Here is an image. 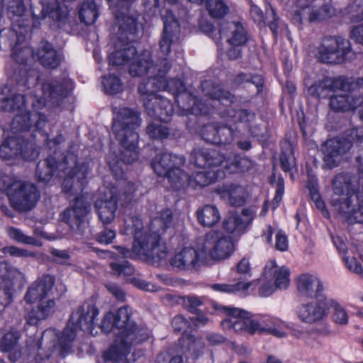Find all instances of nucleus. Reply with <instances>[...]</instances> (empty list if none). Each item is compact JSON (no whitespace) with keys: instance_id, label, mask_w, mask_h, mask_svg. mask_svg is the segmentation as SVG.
<instances>
[{"instance_id":"obj_19","label":"nucleus","mask_w":363,"mask_h":363,"mask_svg":"<svg viewBox=\"0 0 363 363\" xmlns=\"http://www.w3.org/2000/svg\"><path fill=\"white\" fill-rule=\"evenodd\" d=\"M172 326L174 332L182 333L179 339V345L182 347H186L183 353L186 359L196 360L203 354V347L199 345L193 335L189 333L191 330V323L182 315H175L172 320Z\"/></svg>"},{"instance_id":"obj_39","label":"nucleus","mask_w":363,"mask_h":363,"mask_svg":"<svg viewBox=\"0 0 363 363\" xmlns=\"http://www.w3.org/2000/svg\"><path fill=\"white\" fill-rule=\"evenodd\" d=\"M196 218L201 225L211 228L220 221V215L216 206L205 205L197 210Z\"/></svg>"},{"instance_id":"obj_56","label":"nucleus","mask_w":363,"mask_h":363,"mask_svg":"<svg viewBox=\"0 0 363 363\" xmlns=\"http://www.w3.org/2000/svg\"><path fill=\"white\" fill-rule=\"evenodd\" d=\"M218 123L204 124L201 129V137L206 143L217 145Z\"/></svg>"},{"instance_id":"obj_27","label":"nucleus","mask_w":363,"mask_h":363,"mask_svg":"<svg viewBox=\"0 0 363 363\" xmlns=\"http://www.w3.org/2000/svg\"><path fill=\"white\" fill-rule=\"evenodd\" d=\"M213 192L232 206H242L246 202L245 190L238 184L224 182L216 186Z\"/></svg>"},{"instance_id":"obj_44","label":"nucleus","mask_w":363,"mask_h":363,"mask_svg":"<svg viewBox=\"0 0 363 363\" xmlns=\"http://www.w3.org/2000/svg\"><path fill=\"white\" fill-rule=\"evenodd\" d=\"M306 95L317 101L329 97L330 92L326 77H323L322 79L316 80L311 85L308 86Z\"/></svg>"},{"instance_id":"obj_28","label":"nucleus","mask_w":363,"mask_h":363,"mask_svg":"<svg viewBox=\"0 0 363 363\" xmlns=\"http://www.w3.org/2000/svg\"><path fill=\"white\" fill-rule=\"evenodd\" d=\"M17 42L12 48V57L19 64H24L29 57H32L40 62L42 65L45 63V45H43L39 50L33 52L30 48L27 46V43L25 42L26 38L22 32L17 34Z\"/></svg>"},{"instance_id":"obj_41","label":"nucleus","mask_w":363,"mask_h":363,"mask_svg":"<svg viewBox=\"0 0 363 363\" xmlns=\"http://www.w3.org/2000/svg\"><path fill=\"white\" fill-rule=\"evenodd\" d=\"M198 5H205L210 16L213 18H222L229 11V8L223 0H189Z\"/></svg>"},{"instance_id":"obj_20","label":"nucleus","mask_w":363,"mask_h":363,"mask_svg":"<svg viewBox=\"0 0 363 363\" xmlns=\"http://www.w3.org/2000/svg\"><path fill=\"white\" fill-rule=\"evenodd\" d=\"M210 305L215 312L227 315L228 318L222 321L225 328H232L235 333H245L246 321L252 315L243 309L220 305L216 301H211Z\"/></svg>"},{"instance_id":"obj_13","label":"nucleus","mask_w":363,"mask_h":363,"mask_svg":"<svg viewBox=\"0 0 363 363\" xmlns=\"http://www.w3.org/2000/svg\"><path fill=\"white\" fill-rule=\"evenodd\" d=\"M185 162L182 155L162 152L151 160L150 166L157 176L167 178L172 187L178 191L184 183L185 172L182 167Z\"/></svg>"},{"instance_id":"obj_23","label":"nucleus","mask_w":363,"mask_h":363,"mask_svg":"<svg viewBox=\"0 0 363 363\" xmlns=\"http://www.w3.org/2000/svg\"><path fill=\"white\" fill-rule=\"evenodd\" d=\"M88 167L85 163L77 162L64 177L62 191L69 196L82 192L86 184Z\"/></svg>"},{"instance_id":"obj_18","label":"nucleus","mask_w":363,"mask_h":363,"mask_svg":"<svg viewBox=\"0 0 363 363\" xmlns=\"http://www.w3.org/2000/svg\"><path fill=\"white\" fill-rule=\"evenodd\" d=\"M13 191L8 192L11 206L21 212L33 209L38 203L40 194L36 186L29 182L20 181L14 184Z\"/></svg>"},{"instance_id":"obj_46","label":"nucleus","mask_w":363,"mask_h":363,"mask_svg":"<svg viewBox=\"0 0 363 363\" xmlns=\"http://www.w3.org/2000/svg\"><path fill=\"white\" fill-rule=\"evenodd\" d=\"M336 15V9L330 4H324L318 8H312L308 13L310 23L326 21Z\"/></svg>"},{"instance_id":"obj_42","label":"nucleus","mask_w":363,"mask_h":363,"mask_svg":"<svg viewBox=\"0 0 363 363\" xmlns=\"http://www.w3.org/2000/svg\"><path fill=\"white\" fill-rule=\"evenodd\" d=\"M306 186L309 191V197L315 203V207L323 212L324 216H326L324 211L329 214L325 201L323 200L319 191L318 181L316 177L308 175Z\"/></svg>"},{"instance_id":"obj_64","label":"nucleus","mask_w":363,"mask_h":363,"mask_svg":"<svg viewBox=\"0 0 363 363\" xmlns=\"http://www.w3.org/2000/svg\"><path fill=\"white\" fill-rule=\"evenodd\" d=\"M116 236L115 230L105 228L96 235V240L100 244L108 245L113 242Z\"/></svg>"},{"instance_id":"obj_52","label":"nucleus","mask_w":363,"mask_h":363,"mask_svg":"<svg viewBox=\"0 0 363 363\" xmlns=\"http://www.w3.org/2000/svg\"><path fill=\"white\" fill-rule=\"evenodd\" d=\"M236 130H234L232 127L227 125H219L217 135V145L225 146L230 145L237 135Z\"/></svg>"},{"instance_id":"obj_58","label":"nucleus","mask_w":363,"mask_h":363,"mask_svg":"<svg viewBox=\"0 0 363 363\" xmlns=\"http://www.w3.org/2000/svg\"><path fill=\"white\" fill-rule=\"evenodd\" d=\"M109 266L114 274L117 276L128 277L133 274L135 272L133 267L126 260L122 263L111 262Z\"/></svg>"},{"instance_id":"obj_16","label":"nucleus","mask_w":363,"mask_h":363,"mask_svg":"<svg viewBox=\"0 0 363 363\" xmlns=\"http://www.w3.org/2000/svg\"><path fill=\"white\" fill-rule=\"evenodd\" d=\"M74 89V82L69 77L66 72H62L57 77L47 79V103L49 102L52 108L62 110L73 109V99L71 96Z\"/></svg>"},{"instance_id":"obj_24","label":"nucleus","mask_w":363,"mask_h":363,"mask_svg":"<svg viewBox=\"0 0 363 363\" xmlns=\"http://www.w3.org/2000/svg\"><path fill=\"white\" fill-rule=\"evenodd\" d=\"M45 295V281L40 280L34 282L28 289L25 300L28 303H38V311H31L29 314L28 323L30 325H35L38 320L45 317V307L44 297Z\"/></svg>"},{"instance_id":"obj_40","label":"nucleus","mask_w":363,"mask_h":363,"mask_svg":"<svg viewBox=\"0 0 363 363\" xmlns=\"http://www.w3.org/2000/svg\"><path fill=\"white\" fill-rule=\"evenodd\" d=\"M81 23L85 25H91L99 16V6L95 0H84L78 11Z\"/></svg>"},{"instance_id":"obj_35","label":"nucleus","mask_w":363,"mask_h":363,"mask_svg":"<svg viewBox=\"0 0 363 363\" xmlns=\"http://www.w3.org/2000/svg\"><path fill=\"white\" fill-rule=\"evenodd\" d=\"M199 260L197 251L192 247H184L171 259L172 266L184 270H191L196 268Z\"/></svg>"},{"instance_id":"obj_50","label":"nucleus","mask_w":363,"mask_h":363,"mask_svg":"<svg viewBox=\"0 0 363 363\" xmlns=\"http://www.w3.org/2000/svg\"><path fill=\"white\" fill-rule=\"evenodd\" d=\"M130 352H125L121 347H111L102 354L104 363H121Z\"/></svg>"},{"instance_id":"obj_25","label":"nucleus","mask_w":363,"mask_h":363,"mask_svg":"<svg viewBox=\"0 0 363 363\" xmlns=\"http://www.w3.org/2000/svg\"><path fill=\"white\" fill-rule=\"evenodd\" d=\"M224 178L225 172L220 169L208 171H194L191 174H187L185 172L184 183L178 190L184 189L185 186L195 190H200Z\"/></svg>"},{"instance_id":"obj_49","label":"nucleus","mask_w":363,"mask_h":363,"mask_svg":"<svg viewBox=\"0 0 363 363\" xmlns=\"http://www.w3.org/2000/svg\"><path fill=\"white\" fill-rule=\"evenodd\" d=\"M64 60L62 51L54 49L52 45L47 40V70L56 69Z\"/></svg>"},{"instance_id":"obj_45","label":"nucleus","mask_w":363,"mask_h":363,"mask_svg":"<svg viewBox=\"0 0 363 363\" xmlns=\"http://www.w3.org/2000/svg\"><path fill=\"white\" fill-rule=\"evenodd\" d=\"M248 223L243 220L237 213H231L225 218L223 222V230L229 234L235 232L244 233Z\"/></svg>"},{"instance_id":"obj_12","label":"nucleus","mask_w":363,"mask_h":363,"mask_svg":"<svg viewBox=\"0 0 363 363\" xmlns=\"http://www.w3.org/2000/svg\"><path fill=\"white\" fill-rule=\"evenodd\" d=\"M353 55L350 41L340 35L325 36L315 54L318 62L330 65L344 64Z\"/></svg>"},{"instance_id":"obj_7","label":"nucleus","mask_w":363,"mask_h":363,"mask_svg":"<svg viewBox=\"0 0 363 363\" xmlns=\"http://www.w3.org/2000/svg\"><path fill=\"white\" fill-rule=\"evenodd\" d=\"M221 118L235 126L236 132L240 133L245 131L252 138L266 142L270 138V130L268 126H262L256 123L257 115L249 108H233L226 107L219 112Z\"/></svg>"},{"instance_id":"obj_37","label":"nucleus","mask_w":363,"mask_h":363,"mask_svg":"<svg viewBox=\"0 0 363 363\" xmlns=\"http://www.w3.org/2000/svg\"><path fill=\"white\" fill-rule=\"evenodd\" d=\"M279 164L281 170L285 173H291L293 168L296 169V159L294 155L293 144L288 140L281 143Z\"/></svg>"},{"instance_id":"obj_48","label":"nucleus","mask_w":363,"mask_h":363,"mask_svg":"<svg viewBox=\"0 0 363 363\" xmlns=\"http://www.w3.org/2000/svg\"><path fill=\"white\" fill-rule=\"evenodd\" d=\"M252 284L251 282H245L239 281L235 284H214L211 288L218 292L227 293V294H235L239 291H246Z\"/></svg>"},{"instance_id":"obj_29","label":"nucleus","mask_w":363,"mask_h":363,"mask_svg":"<svg viewBox=\"0 0 363 363\" xmlns=\"http://www.w3.org/2000/svg\"><path fill=\"white\" fill-rule=\"evenodd\" d=\"M327 298H319L315 303L301 305L297 310V314L301 321L313 323L322 320L327 315Z\"/></svg>"},{"instance_id":"obj_10","label":"nucleus","mask_w":363,"mask_h":363,"mask_svg":"<svg viewBox=\"0 0 363 363\" xmlns=\"http://www.w3.org/2000/svg\"><path fill=\"white\" fill-rule=\"evenodd\" d=\"M363 141V127L353 128L345 132V136L327 140L323 145V161L329 169L337 167L342 156L348 152L354 143Z\"/></svg>"},{"instance_id":"obj_57","label":"nucleus","mask_w":363,"mask_h":363,"mask_svg":"<svg viewBox=\"0 0 363 363\" xmlns=\"http://www.w3.org/2000/svg\"><path fill=\"white\" fill-rule=\"evenodd\" d=\"M232 272L239 274V277L235 279L244 281V280L252 276L250 262L245 257L242 258L237 264L235 269H232Z\"/></svg>"},{"instance_id":"obj_63","label":"nucleus","mask_w":363,"mask_h":363,"mask_svg":"<svg viewBox=\"0 0 363 363\" xmlns=\"http://www.w3.org/2000/svg\"><path fill=\"white\" fill-rule=\"evenodd\" d=\"M20 181L11 175L0 174V191H6L7 193L13 191V189H15L14 184L20 182Z\"/></svg>"},{"instance_id":"obj_53","label":"nucleus","mask_w":363,"mask_h":363,"mask_svg":"<svg viewBox=\"0 0 363 363\" xmlns=\"http://www.w3.org/2000/svg\"><path fill=\"white\" fill-rule=\"evenodd\" d=\"M328 308V311L332 308L333 309V313L332 315L333 320L337 324L345 325L348 322V315L346 311L336 301L327 298Z\"/></svg>"},{"instance_id":"obj_47","label":"nucleus","mask_w":363,"mask_h":363,"mask_svg":"<svg viewBox=\"0 0 363 363\" xmlns=\"http://www.w3.org/2000/svg\"><path fill=\"white\" fill-rule=\"evenodd\" d=\"M102 86L108 95H115L123 90L121 78L115 74H108L102 78Z\"/></svg>"},{"instance_id":"obj_33","label":"nucleus","mask_w":363,"mask_h":363,"mask_svg":"<svg viewBox=\"0 0 363 363\" xmlns=\"http://www.w3.org/2000/svg\"><path fill=\"white\" fill-rule=\"evenodd\" d=\"M31 147L23 138L9 137L0 146V157L5 160L14 158L20 155L26 157V150Z\"/></svg>"},{"instance_id":"obj_54","label":"nucleus","mask_w":363,"mask_h":363,"mask_svg":"<svg viewBox=\"0 0 363 363\" xmlns=\"http://www.w3.org/2000/svg\"><path fill=\"white\" fill-rule=\"evenodd\" d=\"M326 79L330 94L337 90L347 91L350 89L351 83L345 76L340 75L336 77H326Z\"/></svg>"},{"instance_id":"obj_14","label":"nucleus","mask_w":363,"mask_h":363,"mask_svg":"<svg viewBox=\"0 0 363 363\" xmlns=\"http://www.w3.org/2000/svg\"><path fill=\"white\" fill-rule=\"evenodd\" d=\"M262 276L265 279L250 281L261 297L271 296L277 289H286L290 281V270L286 267H279L275 260L268 261L263 269Z\"/></svg>"},{"instance_id":"obj_2","label":"nucleus","mask_w":363,"mask_h":363,"mask_svg":"<svg viewBox=\"0 0 363 363\" xmlns=\"http://www.w3.org/2000/svg\"><path fill=\"white\" fill-rule=\"evenodd\" d=\"M172 221V211L169 208H164L152 221V225H157L159 228L154 231L144 230L142 219L138 216H132L128 221L125 220L124 229L125 234L133 235L132 250L120 245L113 247L118 250L122 258H134L135 256L146 258L161 257L162 235L171 227Z\"/></svg>"},{"instance_id":"obj_38","label":"nucleus","mask_w":363,"mask_h":363,"mask_svg":"<svg viewBox=\"0 0 363 363\" xmlns=\"http://www.w3.org/2000/svg\"><path fill=\"white\" fill-rule=\"evenodd\" d=\"M182 304L184 308L192 314L197 315L196 318H191V321L195 325H197L199 323L203 325L206 324L208 319L201 313V309L199 307L203 305L202 298L197 296H187L183 297Z\"/></svg>"},{"instance_id":"obj_43","label":"nucleus","mask_w":363,"mask_h":363,"mask_svg":"<svg viewBox=\"0 0 363 363\" xmlns=\"http://www.w3.org/2000/svg\"><path fill=\"white\" fill-rule=\"evenodd\" d=\"M355 96L349 94L330 96L329 106L335 112H345L354 108Z\"/></svg>"},{"instance_id":"obj_4","label":"nucleus","mask_w":363,"mask_h":363,"mask_svg":"<svg viewBox=\"0 0 363 363\" xmlns=\"http://www.w3.org/2000/svg\"><path fill=\"white\" fill-rule=\"evenodd\" d=\"M358 173L359 179H362V190L356 188L350 173L342 172L334 177L333 190L340 198L334 199L333 205L350 223L363 224V164L359 167Z\"/></svg>"},{"instance_id":"obj_21","label":"nucleus","mask_w":363,"mask_h":363,"mask_svg":"<svg viewBox=\"0 0 363 363\" xmlns=\"http://www.w3.org/2000/svg\"><path fill=\"white\" fill-rule=\"evenodd\" d=\"M203 248L208 251L214 259H224L233 251V242L230 237H225L220 231H210L205 235Z\"/></svg>"},{"instance_id":"obj_30","label":"nucleus","mask_w":363,"mask_h":363,"mask_svg":"<svg viewBox=\"0 0 363 363\" xmlns=\"http://www.w3.org/2000/svg\"><path fill=\"white\" fill-rule=\"evenodd\" d=\"M19 272L6 262H0V294L3 293L2 304L8 306L12 299L14 279Z\"/></svg>"},{"instance_id":"obj_15","label":"nucleus","mask_w":363,"mask_h":363,"mask_svg":"<svg viewBox=\"0 0 363 363\" xmlns=\"http://www.w3.org/2000/svg\"><path fill=\"white\" fill-rule=\"evenodd\" d=\"M148 83L141 82L138 91L141 97L147 114L160 122L168 123L174 113V106L170 100L162 97L147 88Z\"/></svg>"},{"instance_id":"obj_51","label":"nucleus","mask_w":363,"mask_h":363,"mask_svg":"<svg viewBox=\"0 0 363 363\" xmlns=\"http://www.w3.org/2000/svg\"><path fill=\"white\" fill-rule=\"evenodd\" d=\"M146 133L152 140H162L168 138L169 128L162 123H151L146 127Z\"/></svg>"},{"instance_id":"obj_1","label":"nucleus","mask_w":363,"mask_h":363,"mask_svg":"<svg viewBox=\"0 0 363 363\" xmlns=\"http://www.w3.org/2000/svg\"><path fill=\"white\" fill-rule=\"evenodd\" d=\"M99 314V310L94 304L88 305L86 310L80 306L72 313L66 326L58 337L62 354L69 352L78 330L95 336L97 331L94 333V330L96 327L106 334L114 329L117 330L116 344L111 347H121L125 353L130 352L133 347L140 345L150 339L148 328L132 319V309L128 306H121L115 312L106 313L99 325L96 322Z\"/></svg>"},{"instance_id":"obj_34","label":"nucleus","mask_w":363,"mask_h":363,"mask_svg":"<svg viewBox=\"0 0 363 363\" xmlns=\"http://www.w3.org/2000/svg\"><path fill=\"white\" fill-rule=\"evenodd\" d=\"M201 86L206 96L220 103H226L230 105L236 99L235 96L230 91L225 89L220 84L211 81L202 82Z\"/></svg>"},{"instance_id":"obj_5","label":"nucleus","mask_w":363,"mask_h":363,"mask_svg":"<svg viewBox=\"0 0 363 363\" xmlns=\"http://www.w3.org/2000/svg\"><path fill=\"white\" fill-rule=\"evenodd\" d=\"M112 121V131L122 150L120 156L125 164H132L138 159L139 135L136 132L140 125V113L129 107H120Z\"/></svg>"},{"instance_id":"obj_26","label":"nucleus","mask_w":363,"mask_h":363,"mask_svg":"<svg viewBox=\"0 0 363 363\" xmlns=\"http://www.w3.org/2000/svg\"><path fill=\"white\" fill-rule=\"evenodd\" d=\"M164 28L160 40V51L164 56H168L172 51L174 38L180 32V24L171 10H167L162 17Z\"/></svg>"},{"instance_id":"obj_17","label":"nucleus","mask_w":363,"mask_h":363,"mask_svg":"<svg viewBox=\"0 0 363 363\" xmlns=\"http://www.w3.org/2000/svg\"><path fill=\"white\" fill-rule=\"evenodd\" d=\"M228 30L227 42L232 48L227 50V55L230 60H238L242 56V50L240 48L246 45L251 40V35L242 23L240 21L227 22L220 25L218 32L220 37L226 35Z\"/></svg>"},{"instance_id":"obj_36","label":"nucleus","mask_w":363,"mask_h":363,"mask_svg":"<svg viewBox=\"0 0 363 363\" xmlns=\"http://www.w3.org/2000/svg\"><path fill=\"white\" fill-rule=\"evenodd\" d=\"M264 78L259 74L250 72H240L231 79V86L234 89L244 86L246 84H252L257 88L256 95H260L264 90Z\"/></svg>"},{"instance_id":"obj_55","label":"nucleus","mask_w":363,"mask_h":363,"mask_svg":"<svg viewBox=\"0 0 363 363\" xmlns=\"http://www.w3.org/2000/svg\"><path fill=\"white\" fill-rule=\"evenodd\" d=\"M19 338L20 334L18 331H11L6 333L1 340V350L9 352L15 350Z\"/></svg>"},{"instance_id":"obj_59","label":"nucleus","mask_w":363,"mask_h":363,"mask_svg":"<svg viewBox=\"0 0 363 363\" xmlns=\"http://www.w3.org/2000/svg\"><path fill=\"white\" fill-rule=\"evenodd\" d=\"M50 253L52 256L54 262L60 265H72L71 257L67 250H60L52 247L50 249Z\"/></svg>"},{"instance_id":"obj_6","label":"nucleus","mask_w":363,"mask_h":363,"mask_svg":"<svg viewBox=\"0 0 363 363\" xmlns=\"http://www.w3.org/2000/svg\"><path fill=\"white\" fill-rule=\"evenodd\" d=\"M190 162L201 168H213L225 163L223 169L226 174L251 173L255 167V162L247 157L235 154L232 157L226 158L219 151L206 147L194 148L190 154Z\"/></svg>"},{"instance_id":"obj_22","label":"nucleus","mask_w":363,"mask_h":363,"mask_svg":"<svg viewBox=\"0 0 363 363\" xmlns=\"http://www.w3.org/2000/svg\"><path fill=\"white\" fill-rule=\"evenodd\" d=\"M89 203L82 196L76 197L71 206L60 213V219L73 231H79L84 218L90 211Z\"/></svg>"},{"instance_id":"obj_11","label":"nucleus","mask_w":363,"mask_h":363,"mask_svg":"<svg viewBox=\"0 0 363 363\" xmlns=\"http://www.w3.org/2000/svg\"><path fill=\"white\" fill-rule=\"evenodd\" d=\"M0 106L6 111H16L11 123V129L13 133L28 130L33 125L32 120H35V128L41 131L43 128L45 120L40 114H33L32 116L25 108V97L22 94H12L9 97H0Z\"/></svg>"},{"instance_id":"obj_9","label":"nucleus","mask_w":363,"mask_h":363,"mask_svg":"<svg viewBox=\"0 0 363 363\" xmlns=\"http://www.w3.org/2000/svg\"><path fill=\"white\" fill-rule=\"evenodd\" d=\"M135 191V184L128 182L118 191L116 188L111 189L108 199L96 201L94 207L100 221L104 224L111 223L116 217L118 204L123 208L128 207L133 201Z\"/></svg>"},{"instance_id":"obj_60","label":"nucleus","mask_w":363,"mask_h":363,"mask_svg":"<svg viewBox=\"0 0 363 363\" xmlns=\"http://www.w3.org/2000/svg\"><path fill=\"white\" fill-rule=\"evenodd\" d=\"M4 4L7 5L8 10L17 16H21L25 12V6L22 0H2Z\"/></svg>"},{"instance_id":"obj_62","label":"nucleus","mask_w":363,"mask_h":363,"mask_svg":"<svg viewBox=\"0 0 363 363\" xmlns=\"http://www.w3.org/2000/svg\"><path fill=\"white\" fill-rule=\"evenodd\" d=\"M250 13L253 21L258 26L262 27L265 26V15L259 6L252 4L250 5Z\"/></svg>"},{"instance_id":"obj_61","label":"nucleus","mask_w":363,"mask_h":363,"mask_svg":"<svg viewBox=\"0 0 363 363\" xmlns=\"http://www.w3.org/2000/svg\"><path fill=\"white\" fill-rule=\"evenodd\" d=\"M284 194V178L280 176L277 178L276 182V191L275 195L272 201L273 208L275 209L279 207L282 200V197Z\"/></svg>"},{"instance_id":"obj_31","label":"nucleus","mask_w":363,"mask_h":363,"mask_svg":"<svg viewBox=\"0 0 363 363\" xmlns=\"http://www.w3.org/2000/svg\"><path fill=\"white\" fill-rule=\"evenodd\" d=\"M297 289L303 296L318 299L325 297L323 295L324 287L323 283L316 277L303 274L297 279Z\"/></svg>"},{"instance_id":"obj_8","label":"nucleus","mask_w":363,"mask_h":363,"mask_svg":"<svg viewBox=\"0 0 363 363\" xmlns=\"http://www.w3.org/2000/svg\"><path fill=\"white\" fill-rule=\"evenodd\" d=\"M164 88L172 94L175 103L184 114L208 116L212 113L211 108L205 102L187 89L183 80L169 79L165 82Z\"/></svg>"},{"instance_id":"obj_3","label":"nucleus","mask_w":363,"mask_h":363,"mask_svg":"<svg viewBox=\"0 0 363 363\" xmlns=\"http://www.w3.org/2000/svg\"><path fill=\"white\" fill-rule=\"evenodd\" d=\"M123 17L119 26V31L123 37H119L115 43V49L108 56V65L121 66L128 65V73L132 77H141L146 75L153 66L151 53L145 50L138 52L134 45V38L138 34V18L130 16H120Z\"/></svg>"},{"instance_id":"obj_32","label":"nucleus","mask_w":363,"mask_h":363,"mask_svg":"<svg viewBox=\"0 0 363 363\" xmlns=\"http://www.w3.org/2000/svg\"><path fill=\"white\" fill-rule=\"evenodd\" d=\"M7 233L11 239L18 242L34 246L43 245V240L45 238L44 225L41 222L35 224L33 237L25 235L21 230L13 227L8 228Z\"/></svg>"}]
</instances>
